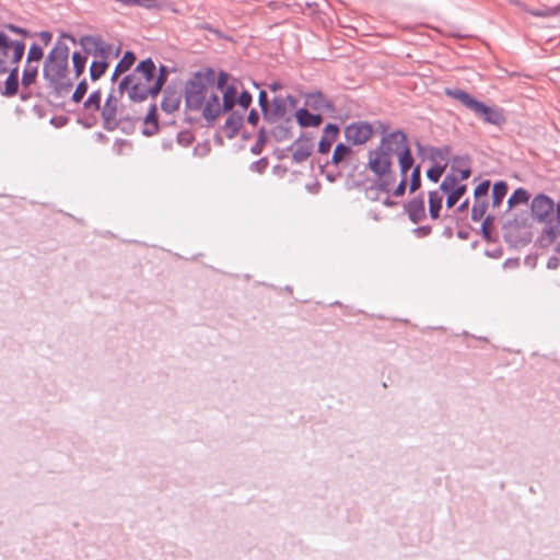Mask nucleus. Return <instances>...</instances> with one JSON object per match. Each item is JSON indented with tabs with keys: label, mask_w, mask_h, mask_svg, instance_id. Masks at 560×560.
<instances>
[{
	"label": "nucleus",
	"mask_w": 560,
	"mask_h": 560,
	"mask_svg": "<svg viewBox=\"0 0 560 560\" xmlns=\"http://www.w3.org/2000/svg\"><path fill=\"white\" fill-rule=\"evenodd\" d=\"M122 96H119L117 89L114 88L108 93L103 106H101L102 126L106 131H114L120 126L117 114L119 112V102Z\"/></svg>",
	"instance_id": "nucleus-6"
},
{
	"label": "nucleus",
	"mask_w": 560,
	"mask_h": 560,
	"mask_svg": "<svg viewBox=\"0 0 560 560\" xmlns=\"http://www.w3.org/2000/svg\"><path fill=\"white\" fill-rule=\"evenodd\" d=\"M268 142V132L265 127H261L257 133L256 142L250 147V152L255 155H259Z\"/></svg>",
	"instance_id": "nucleus-40"
},
{
	"label": "nucleus",
	"mask_w": 560,
	"mask_h": 560,
	"mask_svg": "<svg viewBox=\"0 0 560 560\" xmlns=\"http://www.w3.org/2000/svg\"><path fill=\"white\" fill-rule=\"evenodd\" d=\"M345 138L353 145H361L368 142L373 136V127L368 121H354L345 128Z\"/></svg>",
	"instance_id": "nucleus-9"
},
{
	"label": "nucleus",
	"mask_w": 560,
	"mask_h": 560,
	"mask_svg": "<svg viewBox=\"0 0 560 560\" xmlns=\"http://www.w3.org/2000/svg\"><path fill=\"white\" fill-rule=\"evenodd\" d=\"M252 102H253V96L252 94L246 91V90H243L238 95H237V98L235 100V105H238L241 106L244 110L248 109L249 106L252 105Z\"/></svg>",
	"instance_id": "nucleus-50"
},
{
	"label": "nucleus",
	"mask_w": 560,
	"mask_h": 560,
	"mask_svg": "<svg viewBox=\"0 0 560 560\" xmlns=\"http://www.w3.org/2000/svg\"><path fill=\"white\" fill-rule=\"evenodd\" d=\"M442 203L443 196L438 190L429 192V215L432 220H436L440 218Z\"/></svg>",
	"instance_id": "nucleus-25"
},
{
	"label": "nucleus",
	"mask_w": 560,
	"mask_h": 560,
	"mask_svg": "<svg viewBox=\"0 0 560 560\" xmlns=\"http://www.w3.org/2000/svg\"><path fill=\"white\" fill-rule=\"evenodd\" d=\"M8 28H9L11 32H13V33H15V34H19V35H21V36H23V37H28V36H31L30 32H28L26 28H23V27H21V26H16V25H14V24H9V25H8Z\"/></svg>",
	"instance_id": "nucleus-64"
},
{
	"label": "nucleus",
	"mask_w": 560,
	"mask_h": 560,
	"mask_svg": "<svg viewBox=\"0 0 560 560\" xmlns=\"http://www.w3.org/2000/svg\"><path fill=\"white\" fill-rule=\"evenodd\" d=\"M79 44L86 55H93L101 59H108L113 45L105 43L101 36L83 35L79 39Z\"/></svg>",
	"instance_id": "nucleus-8"
},
{
	"label": "nucleus",
	"mask_w": 560,
	"mask_h": 560,
	"mask_svg": "<svg viewBox=\"0 0 560 560\" xmlns=\"http://www.w3.org/2000/svg\"><path fill=\"white\" fill-rule=\"evenodd\" d=\"M411 176L409 183V192L413 194L421 187V165L418 164L411 167Z\"/></svg>",
	"instance_id": "nucleus-42"
},
{
	"label": "nucleus",
	"mask_w": 560,
	"mask_h": 560,
	"mask_svg": "<svg viewBox=\"0 0 560 560\" xmlns=\"http://www.w3.org/2000/svg\"><path fill=\"white\" fill-rule=\"evenodd\" d=\"M340 128L336 124H327L323 130V136L318 142V152L326 154L330 151V148L338 137Z\"/></svg>",
	"instance_id": "nucleus-17"
},
{
	"label": "nucleus",
	"mask_w": 560,
	"mask_h": 560,
	"mask_svg": "<svg viewBox=\"0 0 560 560\" xmlns=\"http://www.w3.org/2000/svg\"><path fill=\"white\" fill-rule=\"evenodd\" d=\"M221 113L223 112L219 96L217 94H211L202 110L203 118L207 121L212 122L220 116Z\"/></svg>",
	"instance_id": "nucleus-23"
},
{
	"label": "nucleus",
	"mask_w": 560,
	"mask_h": 560,
	"mask_svg": "<svg viewBox=\"0 0 560 560\" xmlns=\"http://www.w3.org/2000/svg\"><path fill=\"white\" fill-rule=\"evenodd\" d=\"M495 217L492 214H488L483 218L481 223V235L482 238L487 242H494L497 238L493 236V228H494Z\"/></svg>",
	"instance_id": "nucleus-33"
},
{
	"label": "nucleus",
	"mask_w": 560,
	"mask_h": 560,
	"mask_svg": "<svg viewBox=\"0 0 560 560\" xmlns=\"http://www.w3.org/2000/svg\"><path fill=\"white\" fill-rule=\"evenodd\" d=\"M237 98V89L234 84L228 85L223 91L222 100V112L230 113L235 106V100Z\"/></svg>",
	"instance_id": "nucleus-27"
},
{
	"label": "nucleus",
	"mask_w": 560,
	"mask_h": 560,
	"mask_svg": "<svg viewBox=\"0 0 560 560\" xmlns=\"http://www.w3.org/2000/svg\"><path fill=\"white\" fill-rule=\"evenodd\" d=\"M109 66L108 59L93 60L90 66V78L92 81H97L107 71Z\"/></svg>",
	"instance_id": "nucleus-32"
},
{
	"label": "nucleus",
	"mask_w": 560,
	"mask_h": 560,
	"mask_svg": "<svg viewBox=\"0 0 560 560\" xmlns=\"http://www.w3.org/2000/svg\"><path fill=\"white\" fill-rule=\"evenodd\" d=\"M125 147H128V148H131V142L129 140H126V139H117L115 142H114V150L120 154L122 152V149Z\"/></svg>",
	"instance_id": "nucleus-62"
},
{
	"label": "nucleus",
	"mask_w": 560,
	"mask_h": 560,
	"mask_svg": "<svg viewBox=\"0 0 560 560\" xmlns=\"http://www.w3.org/2000/svg\"><path fill=\"white\" fill-rule=\"evenodd\" d=\"M291 122H292L291 116L282 118V121L279 122L278 125H276L270 130V136L277 142H282V141L291 139L293 137Z\"/></svg>",
	"instance_id": "nucleus-21"
},
{
	"label": "nucleus",
	"mask_w": 560,
	"mask_h": 560,
	"mask_svg": "<svg viewBox=\"0 0 560 560\" xmlns=\"http://www.w3.org/2000/svg\"><path fill=\"white\" fill-rule=\"evenodd\" d=\"M171 70L165 65H160V67L155 71V77L153 79V92H155L156 97L164 90V85L167 82Z\"/></svg>",
	"instance_id": "nucleus-24"
},
{
	"label": "nucleus",
	"mask_w": 560,
	"mask_h": 560,
	"mask_svg": "<svg viewBox=\"0 0 560 560\" xmlns=\"http://www.w3.org/2000/svg\"><path fill=\"white\" fill-rule=\"evenodd\" d=\"M302 95L305 100L304 107L315 112L325 110L328 113H336L335 103L327 98L322 91L307 92Z\"/></svg>",
	"instance_id": "nucleus-11"
},
{
	"label": "nucleus",
	"mask_w": 560,
	"mask_h": 560,
	"mask_svg": "<svg viewBox=\"0 0 560 560\" xmlns=\"http://www.w3.org/2000/svg\"><path fill=\"white\" fill-rule=\"evenodd\" d=\"M490 185H491V183L489 179H486V180H482L481 183H479L474 190L475 200L487 199L489 189H490Z\"/></svg>",
	"instance_id": "nucleus-47"
},
{
	"label": "nucleus",
	"mask_w": 560,
	"mask_h": 560,
	"mask_svg": "<svg viewBox=\"0 0 560 560\" xmlns=\"http://www.w3.org/2000/svg\"><path fill=\"white\" fill-rule=\"evenodd\" d=\"M258 105L260 107L261 114L264 115V110L266 112L270 105L268 94L265 90H260L258 94Z\"/></svg>",
	"instance_id": "nucleus-59"
},
{
	"label": "nucleus",
	"mask_w": 560,
	"mask_h": 560,
	"mask_svg": "<svg viewBox=\"0 0 560 560\" xmlns=\"http://www.w3.org/2000/svg\"><path fill=\"white\" fill-rule=\"evenodd\" d=\"M259 113L255 108L250 109L247 115V122L252 126H256L259 122Z\"/></svg>",
	"instance_id": "nucleus-63"
},
{
	"label": "nucleus",
	"mask_w": 560,
	"mask_h": 560,
	"mask_svg": "<svg viewBox=\"0 0 560 560\" xmlns=\"http://www.w3.org/2000/svg\"><path fill=\"white\" fill-rule=\"evenodd\" d=\"M155 71L156 66L152 58L141 60L129 74L118 82L117 93L119 96L126 93L131 103H142L148 98H156L152 82Z\"/></svg>",
	"instance_id": "nucleus-2"
},
{
	"label": "nucleus",
	"mask_w": 560,
	"mask_h": 560,
	"mask_svg": "<svg viewBox=\"0 0 560 560\" xmlns=\"http://www.w3.org/2000/svg\"><path fill=\"white\" fill-rule=\"evenodd\" d=\"M398 159L401 179H407V174L415 164L412 152L405 151Z\"/></svg>",
	"instance_id": "nucleus-34"
},
{
	"label": "nucleus",
	"mask_w": 560,
	"mask_h": 560,
	"mask_svg": "<svg viewBox=\"0 0 560 560\" xmlns=\"http://www.w3.org/2000/svg\"><path fill=\"white\" fill-rule=\"evenodd\" d=\"M269 165L268 158L264 156L249 165L252 172L264 174Z\"/></svg>",
	"instance_id": "nucleus-55"
},
{
	"label": "nucleus",
	"mask_w": 560,
	"mask_h": 560,
	"mask_svg": "<svg viewBox=\"0 0 560 560\" xmlns=\"http://www.w3.org/2000/svg\"><path fill=\"white\" fill-rule=\"evenodd\" d=\"M467 186L465 184L457 185L456 188L446 192V207L453 208L459 199L466 194Z\"/></svg>",
	"instance_id": "nucleus-37"
},
{
	"label": "nucleus",
	"mask_w": 560,
	"mask_h": 560,
	"mask_svg": "<svg viewBox=\"0 0 560 560\" xmlns=\"http://www.w3.org/2000/svg\"><path fill=\"white\" fill-rule=\"evenodd\" d=\"M560 236V201L555 205L553 222L545 226L540 241H547V245L553 243Z\"/></svg>",
	"instance_id": "nucleus-18"
},
{
	"label": "nucleus",
	"mask_w": 560,
	"mask_h": 560,
	"mask_svg": "<svg viewBox=\"0 0 560 560\" xmlns=\"http://www.w3.org/2000/svg\"><path fill=\"white\" fill-rule=\"evenodd\" d=\"M19 80L5 79L2 95L7 97H12L16 95L19 92Z\"/></svg>",
	"instance_id": "nucleus-49"
},
{
	"label": "nucleus",
	"mask_w": 560,
	"mask_h": 560,
	"mask_svg": "<svg viewBox=\"0 0 560 560\" xmlns=\"http://www.w3.org/2000/svg\"><path fill=\"white\" fill-rule=\"evenodd\" d=\"M13 54L11 58V62L18 66V63L22 60L25 52V44L24 42H16L14 47L12 48Z\"/></svg>",
	"instance_id": "nucleus-52"
},
{
	"label": "nucleus",
	"mask_w": 560,
	"mask_h": 560,
	"mask_svg": "<svg viewBox=\"0 0 560 560\" xmlns=\"http://www.w3.org/2000/svg\"><path fill=\"white\" fill-rule=\"evenodd\" d=\"M406 189H407V179H400L398 185L393 190V196L397 197V198L402 197L406 192Z\"/></svg>",
	"instance_id": "nucleus-60"
},
{
	"label": "nucleus",
	"mask_w": 560,
	"mask_h": 560,
	"mask_svg": "<svg viewBox=\"0 0 560 560\" xmlns=\"http://www.w3.org/2000/svg\"><path fill=\"white\" fill-rule=\"evenodd\" d=\"M429 151V159L433 162L445 161L447 163L448 156L451 154V147L450 145H443V147H428Z\"/></svg>",
	"instance_id": "nucleus-36"
},
{
	"label": "nucleus",
	"mask_w": 560,
	"mask_h": 560,
	"mask_svg": "<svg viewBox=\"0 0 560 560\" xmlns=\"http://www.w3.org/2000/svg\"><path fill=\"white\" fill-rule=\"evenodd\" d=\"M446 166H447V163H444L442 165L436 163L435 165L431 166L427 171L428 179L433 183H438L440 180L441 176L443 175Z\"/></svg>",
	"instance_id": "nucleus-45"
},
{
	"label": "nucleus",
	"mask_w": 560,
	"mask_h": 560,
	"mask_svg": "<svg viewBox=\"0 0 560 560\" xmlns=\"http://www.w3.org/2000/svg\"><path fill=\"white\" fill-rule=\"evenodd\" d=\"M158 110V105L155 103L150 104L148 113L143 118L144 128L141 131L143 136L153 137L159 133L160 121Z\"/></svg>",
	"instance_id": "nucleus-16"
},
{
	"label": "nucleus",
	"mask_w": 560,
	"mask_h": 560,
	"mask_svg": "<svg viewBox=\"0 0 560 560\" xmlns=\"http://www.w3.org/2000/svg\"><path fill=\"white\" fill-rule=\"evenodd\" d=\"M163 98L161 109L166 114H172L179 109L182 103V93L175 86L167 85L162 90Z\"/></svg>",
	"instance_id": "nucleus-13"
},
{
	"label": "nucleus",
	"mask_w": 560,
	"mask_h": 560,
	"mask_svg": "<svg viewBox=\"0 0 560 560\" xmlns=\"http://www.w3.org/2000/svg\"><path fill=\"white\" fill-rule=\"evenodd\" d=\"M88 61V55L81 54L80 51H73L72 54V65L75 79L80 78L85 70V65Z\"/></svg>",
	"instance_id": "nucleus-38"
},
{
	"label": "nucleus",
	"mask_w": 560,
	"mask_h": 560,
	"mask_svg": "<svg viewBox=\"0 0 560 560\" xmlns=\"http://www.w3.org/2000/svg\"><path fill=\"white\" fill-rule=\"evenodd\" d=\"M390 147L394 148V154L399 158L405 151L411 152L408 137L402 130H396L386 135Z\"/></svg>",
	"instance_id": "nucleus-19"
},
{
	"label": "nucleus",
	"mask_w": 560,
	"mask_h": 560,
	"mask_svg": "<svg viewBox=\"0 0 560 560\" xmlns=\"http://www.w3.org/2000/svg\"><path fill=\"white\" fill-rule=\"evenodd\" d=\"M229 79H230V74L228 72L221 70L219 72L218 77L215 75V82H217L218 90L224 91L228 86Z\"/></svg>",
	"instance_id": "nucleus-57"
},
{
	"label": "nucleus",
	"mask_w": 560,
	"mask_h": 560,
	"mask_svg": "<svg viewBox=\"0 0 560 560\" xmlns=\"http://www.w3.org/2000/svg\"><path fill=\"white\" fill-rule=\"evenodd\" d=\"M78 122L84 128H92L98 122V118L95 113L91 112L90 114L79 117Z\"/></svg>",
	"instance_id": "nucleus-54"
},
{
	"label": "nucleus",
	"mask_w": 560,
	"mask_h": 560,
	"mask_svg": "<svg viewBox=\"0 0 560 560\" xmlns=\"http://www.w3.org/2000/svg\"><path fill=\"white\" fill-rule=\"evenodd\" d=\"M88 88H89V85H88L86 79L81 80L77 84V88H75L74 92L72 93V96H71L72 102L80 103L83 100V97L85 96V94L88 92Z\"/></svg>",
	"instance_id": "nucleus-48"
},
{
	"label": "nucleus",
	"mask_w": 560,
	"mask_h": 560,
	"mask_svg": "<svg viewBox=\"0 0 560 560\" xmlns=\"http://www.w3.org/2000/svg\"><path fill=\"white\" fill-rule=\"evenodd\" d=\"M458 178L454 174H447L440 185L441 191L446 194L447 191L456 188Z\"/></svg>",
	"instance_id": "nucleus-51"
},
{
	"label": "nucleus",
	"mask_w": 560,
	"mask_h": 560,
	"mask_svg": "<svg viewBox=\"0 0 560 560\" xmlns=\"http://www.w3.org/2000/svg\"><path fill=\"white\" fill-rule=\"evenodd\" d=\"M444 93L446 96L458 101L464 107L472 112L476 117L486 124L501 127L506 122V117L502 108L489 106L462 89L446 88Z\"/></svg>",
	"instance_id": "nucleus-3"
},
{
	"label": "nucleus",
	"mask_w": 560,
	"mask_h": 560,
	"mask_svg": "<svg viewBox=\"0 0 560 560\" xmlns=\"http://www.w3.org/2000/svg\"><path fill=\"white\" fill-rule=\"evenodd\" d=\"M432 233L431 225H419L412 230V234L418 238H423Z\"/></svg>",
	"instance_id": "nucleus-58"
},
{
	"label": "nucleus",
	"mask_w": 560,
	"mask_h": 560,
	"mask_svg": "<svg viewBox=\"0 0 560 560\" xmlns=\"http://www.w3.org/2000/svg\"><path fill=\"white\" fill-rule=\"evenodd\" d=\"M44 57L43 48L37 44L33 43L28 49L26 62H39Z\"/></svg>",
	"instance_id": "nucleus-44"
},
{
	"label": "nucleus",
	"mask_w": 560,
	"mask_h": 560,
	"mask_svg": "<svg viewBox=\"0 0 560 560\" xmlns=\"http://www.w3.org/2000/svg\"><path fill=\"white\" fill-rule=\"evenodd\" d=\"M509 190V185L504 180L495 182L492 186V207H499L505 198Z\"/></svg>",
	"instance_id": "nucleus-28"
},
{
	"label": "nucleus",
	"mask_w": 560,
	"mask_h": 560,
	"mask_svg": "<svg viewBox=\"0 0 560 560\" xmlns=\"http://www.w3.org/2000/svg\"><path fill=\"white\" fill-rule=\"evenodd\" d=\"M137 57L136 54L131 50L125 51L121 59L117 62L114 72L112 74L110 81L114 83L118 80V78L129 71L133 66Z\"/></svg>",
	"instance_id": "nucleus-22"
},
{
	"label": "nucleus",
	"mask_w": 560,
	"mask_h": 560,
	"mask_svg": "<svg viewBox=\"0 0 560 560\" xmlns=\"http://www.w3.org/2000/svg\"><path fill=\"white\" fill-rule=\"evenodd\" d=\"M69 122V118L67 116L60 115V116H54L50 119V124L54 125L57 128L65 127Z\"/></svg>",
	"instance_id": "nucleus-61"
},
{
	"label": "nucleus",
	"mask_w": 560,
	"mask_h": 560,
	"mask_svg": "<svg viewBox=\"0 0 560 560\" xmlns=\"http://www.w3.org/2000/svg\"><path fill=\"white\" fill-rule=\"evenodd\" d=\"M102 103V91L97 89L93 91L83 103V109L85 112H100Z\"/></svg>",
	"instance_id": "nucleus-30"
},
{
	"label": "nucleus",
	"mask_w": 560,
	"mask_h": 560,
	"mask_svg": "<svg viewBox=\"0 0 560 560\" xmlns=\"http://www.w3.org/2000/svg\"><path fill=\"white\" fill-rule=\"evenodd\" d=\"M176 140L180 145L189 147L194 142L195 136L190 130H182L177 133Z\"/></svg>",
	"instance_id": "nucleus-53"
},
{
	"label": "nucleus",
	"mask_w": 560,
	"mask_h": 560,
	"mask_svg": "<svg viewBox=\"0 0 560 560\" xmlns=\"http://www.w3.org/2000/svg\"><path fill=\"white\" fill-rule=\"evenodd\" d=\"M469 162H470V159L468 155L455 156L453 159V168H455L456 166L459 167L458 180H466L470 177L471 170L469 167Z\"/></svg>",
	"instance_id": "nucleus-29"
},
{
	"label": "nucleus",
	"mask_w": 560,
	"mask_h": 560,
	"mask_svg": "<svg viewBox=\"0 0 560 560\" xmlns=\"http://www.w3.org/2000/svg\"><path fill=\"white\" fill-rule=\"evenodd\" d=\"M69 47L66 43L57 40L48 52L43 67V78L56 97H65L73 86L68 77Z\"/></svg>",
	"instance_id": "nucleus-1"
},
{
	"label": "nucleus",
	"mask_w": 560,
	"mask_h": 560,
	"mask_svg": "<svg viewBox=\"0 0 560 560\" xmlns=\"http://www.w3.org/2000/svg\"><path fill=\"white\" fill-rule=\"evenodd\" d=\"M215 83L212 68L198 70L186 81L184 89L185 105L189 110H199L206 100L207 88Z\"/></svg>",
	"instance_id": "nucleus-4"
},
{
	"label": "nucleus",
	"mask_w": 560,
	"mask_h": 560,
	"mask_svg": "<svg viewBox=\"0 0 560 560\" xmlns=\"http://www.w3.org/2000/svg\"><path fill=\"white\" fill-rule=\"evenodd\" d=\"M404 211L413 224H419L427 218L424 197L422 194L411 198L404 205Z\"/></svg>",
	"instance_id": "nucleus-12"
},
{
	"label": "nucleus",
	"mask_w": 560,
	"mask_h": 560,
	"mask_svg": "<svg viewBox=\"0 0 560 560\" xmlns=\"http://www.w3.org/2000/svg\"><path fill=\"white\" fill-rule=\"evenodd\" d=\"M392 156L381 151H369L368 167L373 174L377 176L378 183L376 188L382 192L388 194L396 180L395 175L392 173Z\"/></svg>",
	"instance_id": "nucleus-5"
},
{
	"label": "nucleus",
	"mask_w": 560,
	"mask_h": 560,
	"mask_svg": "<svg viewBox=\"0 0 560 560\" xmlns=\"http://www.w3.org/2000/svg\"><path fill=\"white\" fill-rule=\"evenodd\" d=\"M244 125V114L240 110L230 112L224 124V131L228 139H234Z\"/></svg>",
	"instance_id": "nucleus-20"
},
{
	"label": "nucleus",
	"mask_w": 560,
	"mask_h": 560,
	"mask_svg": "<svg viewBox=\"0 0 560 560\" xmlns=\"http://www.w3.org/2000/svg\"><path fill=\"white\" fill-rule=\"evenodd\" d=\"M352 153V149L345 144V143H338L332 152L331 161L330 163L334 165H339L341 162H343L350 154Z\"/></svg>",
	"instance_id": "nucleus-35"
},
{
	"label": "nucleus",
	"mask_w": 560,
	"mask_h": 560,
	"mask_svg": "<svg viewBox=\"0 0 560 560\" xmlns=\"http://www.w3.org/2000/svg\"><path fill=\"white\" fill-rule=\"evenodd\" d=\"M38 75V67L33 66L32 63L25 65V68L22 73L21 84L24 89H28L32 84L36 82Z\"/></svg>",
	"instance_id": "nucleus-31"
},
{
	"label": "nucleus",
	"mask_w": 560,
	"mask_h": 560,
	"mask_svg": "<svg viewBox=\"0 0 560 560\" xmlns=\"http://www.w3.org/2000/svg\"><path fill=\"white\" fill-rule=\"evenodd\" d=\"M533 16L537 18H549L560 15V4L556 7H544L542 9L529 10Z\"/></svg>",
	"instance_id": "nucleus-43"
},
{
	"label": "nucleus",
	"mask_w": 560,
	"mask_h": 560,
	"mask_svg": "<svg viewBox=\"0 0 560 560\" xmlns=\"http://www.w3.org/2000/svg\"><path fill=\"white\" fill-rule=\"evenodd\" d=\"M138 118L130 115H121L117 120L120 124L117 129H120V131L126 135H131L135 131V124Z\"/></svg>",
	"instance_id": "nucleus-41"
},
{
	"label": "nucleus",
	"mask_w": 560,
	"mask_h": 560,
	"mask_svg": "<svg viewBox=\"0 0 560 560\" xmlns=\"http://www.w3.org/2000/svg\"><path fill=\"white\" fill-rule=\"evenodd\" d=\"M18 40H12L3 31H0V54L8 57V51L14 47Z\"/></svg>",
	"instance_id": "nucleus-46"
},
{
	"label": "nucleus",
	"mask_w": 560,
	"mask_h": 560,
	"mask_svg": "<svg viewBox=\"0 0 560 560\" xmlns=\"http://www.w3.org/2000/svg\"><path fill=\"white\" fill-rule=\"evenodd\" d=\"M287 106L285 101L281 96H275L270 102L268 109L264 110V120L268 124H276L278 120L285 118Z\"/></svg>",
	"instance_id": "nucleus-14"
},
{
	"label": "nucleus",
	"mask_w": 560,
	"mask_h": 560,
	"mask_svg": "<svg viewBox=\"0 0 560 560\" xmlns=\"http://www.w3.org/2000/svg\"><path fill=\"white\" fill-rule=\"evenodd\" d=\"M374 151H381L383 153H386L387 155L392 156L394 154V148L390 147V142L388 141L386 135H384L381 139V142L377 148L374 149Z\"/></svg>",
	"instance_id": "nucleus-56"
},
{
	"label": "nucleus",
	"mask_w": 560,
	"mask_h": 560,
	"mask_svg": "<svg viewBox=\"0 0 560 560\" xmlns=\"http://www.w3.org/2000/svg\"><path fill=\"white\" fill-rule=\"evenodd\" d=\"M529 198L530 195L525 188H516L508 199V211L512 210L518 205H526Z\"/></svg>",
	"instance_id": "nucleus-26"
},
{
	"label": "nucleus",
	"mask_w": 560,
	"mask_h": 560,
	"mask_svg": "<svg viewBox=\"0 0 560 560\" xmlns=\"http://www.w3.org/2000/svg\"><path fill=\"white\" fill-rule=\"evenodd\" d=\"M294 118L301 128H316L319 127L324 121L322 114L311 113L306 107L296 109L294 113Z\"/></svg>",
	"instance_id": "nucleus-15"
},
{
	"label": "nucleus",
	"mask_w": 560,
	"mask_h": 560,
	"mask_svg": "<svg viewBox=\"0 0 560 560\" xmlns=\"http://www.w3.org/2000/svg\"><path fill=\"white\" fill-rule=\"evenodd\" d=\"M488 207V199L475 200L474 206L471 208V220L474 222H478L481 219H483Z\"/></svg>",
	"instance_id": "nucleus-39"
},
{
	"label": "nucleus",
	"mask_w": 560,
	"mask_h": 560,
	"mask_svg": "<svg viewBox=\"0 0 560 560\" xmlns=\"http://www.w3.org/2000/svg\"><path fill=\"white\" fill-rule=\"evenodd\" d=\"M530 212L537 222L548 226L553 222L555 202L549 196L538 194L532 200Z\"/></svg>",
	"instance_id": "nucleus-7"
},
{
	"label": "nucleus",
	"mask_w": 560,
	"mask_h": 560,
	"mask_svg": "<svg viewBox=\"0 0 560 560\" xmlns=\"http://www.w3.org/2000/svg\"><path fill=\"white\" fill-rule=\"evenodd\" d=\"M292 159L295 163H302L306 161L313 153L314 143L313 136L311 132H301L300 137L287 148V150H293Z\"/></svg>",
	"instance_id": "nucleus-10"
}]
</instances>
